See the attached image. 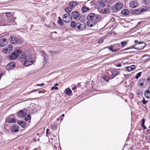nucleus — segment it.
I'll use <instances>...</instances> for the list:
<instances>
[{
    "mask_svg": "<svg viewBox=\"0 0 150 150\" xmlns=\"http://www.w3.org/2000/svg\"><path fill=\"white\" fill-rule=\"evenodd\" d=\"M134 42L136 44L133 45L132 47H129L124 49L123 50V51H125L128 49H130L133 48L138 50H141L145 47V43L144 42L142 41L138 42V40H135L134 41Z\"/></svg>",
    "mask_w": 150,
    "mask_h": 150,
    "instance_id": "nucleus-1",
    "label": "nucleus"
},
{
    "mask_svg": "<svg viewBox=\"0 0 150 150\" xmlns=\"http://www.w3.org/2000/svg\"><path fill=\"white\" fill-rule=\"evenodd\" d=\"M21 53V50H16L15 52H13L12 54H10L8 57V58L11 60L17 58L18 56Z\"/></svg>",
    "mask_w": 150,
    "mask_h": 150,
    "instance_id": "nucleus-2",
    "label": "nucleus"
},
{
    "mask_svg": "<svg viewBox=\"0 0 150 150\" xmlns=\"http://www.w3.org/2000/svg\"><path fill=\"white\" fill-rule=\"evenodd\" d=\"M123 7L122 3L121 2L116 3L112 8L113 12H117L120 10Z\"/></svg>",
    "mask_w": 150,
    "mask_h": 150,
    "instance_id": "nucleus-3",
    "label": "nucleus"
},
{
    "mask_svg": "<svg viewBox=\"0 0 150 150\" xmlns=\"http://www.w3.org/2000/svg\"><path fill=\"white\" fill-rule=\"evenodd\" d=\"M87 18L88 20L95 19L97 21H100V17L97 15H95V14L91 13L88 15Z\"/></svg>",
    "mask_w": 150,
    "mask_h": 150,
    "instance_id": "nucleus-4",
    "label": "nucleus"
},
{
    "mask_svg": "<svg viewBox=\"0 0 150 150\" xmlns=\"http://www.w3.org/2000/svg\"><path fill=\"white\" fill-rule=\"evenodd\" d=\"M112 8L110 6H108L105 8L99 10V12L103 13H113Z\"/></svg>",
    "mask_w": 150,
    "mask_h": 150,
    "instance_id": "nucleus-5",
    "label": "nucleus"
},
{
    "mask_svg": "<svg viewBox=\"0 0 150 150\" xmlns=\"http://www.w3.org/2000/svg\"><path fill=\"white\" fill-rule=\"evenodd\" d=\"M76 27L80 31L84 30L86 28V24L83 21L77 23Z\"/></svg>",
    "mask_w": 150,
    "mask_h": 150,
    "instance_id": "nucleus-6",
    "label": "nucleus"
},
{
    "mask_svg": "<svg viewBox=\"0 0 150 150\" xmlns=\"http://www.w3.org/2000/svg\"><path fill=\"white\" fill-rule=\"evenodd\" d=\"M63 21L66 23H69L71 20V17L70 13L64 14L63 17Z\"/></svg>",
    "mask_w": 150,
    "mask_h": 150,
    "instance_id": "nucleus-7",
    "label": "nucleus"
},
{
    "mask_svg": "<svg viewBox=\"0 0 150 150\" xmlns=\"http://www.w3.org/2000/svg\"><path fill=\"white\" fill-rule=\"evenodd\" d=\"M71 16L77 21H79L80 19V14L78 12L76 11L72 12Z\"/></svg>",
    "mask_w": 150,
    "mask_h": 150,
    "instance_id": "nucleus-8",
    "label": "nucleus"
},
{
    "mask_svg": "<svg viewBox=\"0 0 150 150\" xmlns=\"http://www.w3.org/2000/svg\"><path fill=\"white\" fill-rule=\"evenodd\" d=\"M27 110L25 108L21 110L18 113L17 116L19 117H23L27 114Z\"/></svg>",
    "mask_w": 150,
    "mask_h": 150,
    "instance_id": "nucleus-9",
    "label": "nucleus"
},
{
    "mask_svg": "<svg viewBox=\"0 0 150 150\" xmlns=\"http://www.w3.org/2000/svg\"><path fill=\"white\" fill-rule=\"evenodd\" d=\"M97 21L95 19L92 20H88L86 23L87 25L89 27H92L94 26L97 21Z\"/></svg>",
    "mask_w": 150,
    "mask_h": 150,
    "instance_id": "nucleus-10",
    "label": "nucleus"
},
{
    "mask_svg": "<svg viewBox=\"0 0 150 150\" xmlns=\"http://www.w3.org/2000/svg\"><path fill=\"white\" fill-rule=\"evenodd\" d=\"M13 50L12 46L9 45L2 50V52L4 54H9Z\"/></svg>",
    "mask_w": 150,
    "mask_h": 150,
    "instance_id": "nucleus-11",
    "label": "nucleus"
},
{
    "mask_svg": "<svg viewBox=\"0 0 150 150\" xmlns=\"http://www.w3.org/2000/svg\"><path fill=\"white\" fill-rule=\"evenodd\" d=\"M30 56H29V57L28 58L27 60L25 61V63L24 65L25 67L29 66L32 64L33 63V60L31 59L30 58Z\"/></svg>",
    "mask_w": 150,
    "mask_h": 150,
    "instance_id": "nucleus-12",
    "label": "nucleus"
},
{
    "mask_svg": "<svg viewBox=\"0 0 150 150\" xmlns=\"http://www.w3.org/2000/svg\"><path fill=\"white\" fill-rule=\"evenodd\" d=\"M15 66V63L14 62L9 63L6 66V68L8 70L13 69Z\"/></svg>",
    "mask_w": 150,
    "mask_h": 150,
    "instance_id": "nucleus-13",
    "label": "nucleus"
},
{
    "mask_svg": "<svg viewBox=\"0 0 150 150\" xmlns=\"http://www.w3.org/2000/svg\"><path fill=\"white\" fill-rule=\"evenodd\" d=\"M20 55L19 57L22 60L25 61L29 57V56L27 55L26 53H22L21 52V53L20 54H19Z\"/></svg>",
    "mask_w": 150,
    "mask_h": 150,
    "instance_id": "nucleus-14",
    "label": "nucleus"
},
{
    "mask_svg": "<svg viewBox=\"0 0 150 150\" xmlns=\"http://www.w3.org/2000/svg\"><path fill=\"white\" fill-rule=\"evenodd\" d=\"M9 39L11 42L13 44H14L18 43V39L16 36H11L9 38Z\"/></svg>",
    "mask_w": 150,
    "mask_h": 150,
    "instance_id": "nucleus-15",
    "label": "nucleus"
},
{
    "mask_svg": "<svg viewBox=\"0 0 150 150\" xmlns=\"http://www.w3.org/2000/svg\"><path fill=\"white\" fill-rule=\"evenodd\" d=\"M7 44V40L5 38H3L0 40V46L1 47H4Z\"/></svg>",
    "mask_w": 150,
    "mask_h": 150,
    "instance_id": "nucleus-16",
    "label": "nucleus"
},
{
    "mask_svg": "<svg viewBox=\"0 0 150 150\" xmlns=\"http://www.w3.org/2000/svg\"><path fill=\"white\" fill-rule=\"evenodd\" d=\"M138 4L136 1H133L129 4L130 6L132 8H135L138 6Z\"/></svg>",
    "mask_w": 150,
    "mask_h": 150,
    "instance_id": "nucleus-17",
    "label": "nucleus"
},
{
    "mask_svg": "<svg viewBox=\"0 0 150 150\" xmlns=\"http://www.w3.org/2000/svg\"><path fill=\"white\" fill-rule=\"evenodd\" d=\"M145 11L144 9L141 8L136 9L134 11V13L136 15H139L141 14Z\"/></svg>",
    "mask_w": 150,
    "mask_h": 150,
    "instance_id": "nucleus-18",
    "label": "nucleus"
},
{
    "mask_svg": "<svg viewBox=\"0 0 150 150\" xmlns=\"http://www.w3.org/2000/svg\"><path fill=\"white\" fill-rule=\"evenodd\" d=\"M105 6L103 2H98L97 5V6L98 7V11H99V10L101 9V8L104 7Z\"/></svg>",
    "mask_w": 150,
    "mask_h": 150,
    "instance_id": "nucleus-19",
    "label": "nucleus"
},
{
    "mask_svg": "<svg viewBox=\"0 0 150 150\" xmlns=\"http://www.w3.org/2000/svg\"><path fill=\"white\" fill-rule=\"evenodd\" d=\"M77 2L76 1H72L70 2L69 4V5L70 7L72 8H74L78 5Z\"/></svg>",
    "mask_w": 150,
    "mask_h": 150,
    "instance_id": "nucleus-20",
    "label": "nucleus"
},
{
    "mask_svg": "<svg viewBox=\"0 0 150 150\" xmlns=\"http://www.w3.org/2000/svg\"><path fill=\"white\" fill-rule=\"evenodd\" d=\"M11 130L12 132H17L19 130V127L17 125L13 126L11 127Z\"/></svg>",
    "mask_w": 150,
    "mask_h": 150,
    "instance_id": "nucleus-21",
    "label": "nucleus"
},
{
    "mask_svg": "<svg viewBox=\"0 0 150 150\" xmlns=\"http://www.w3.org/2000/svg\"><path fill=\"white\" fill-rule=\"evenodd\" d=\"M17 123L18 125L23 128H25L26 126V123L23 121H18Z\"/></svg>",
    "mask_w": 150,
    "mask_h": 150,
    "instance_id": "nucleus-22",
    "label": "nucleus"
},
{
    "mask_svg": "<svg viewBox=\"0 0 150 150\" xmlns=\"http://www.w3.org/2000/svg\"><path fill=\"white\" fill-rule=\"evenodd\" d=\"M136 68V67L135 65H132L126 68L127 71H130Z\"/></svg>",
    "mask_w": 150,
    "mask_h": 150,
    "instance_id": "nucleus-23",
    "label": "nucleus"
},
{
    "mask_svg": "<svg viewBox=\"0 0 150 150\" xmlns=\"http://www.w3.org/2000/svg\"><path fill=\"white\" fill-rule=\"evenodd\" d=\"M121 13L123 15L127 16L129 14V11L127 9H124L122 11Z\"/></svg>",
    "mask_w": 150,
    "mask_h": 150,
    "instance_id": "nucleus-24",
    "label": "nucleus"
},
{
    "mask_svg": "<svg viewBox=\"0 0 150 150\" xmlns=\"http://www.w3.org/2000/svg\"><path fill=\"white\" fill-rule=\"evenodd\" d=\"M16 18L15 17L10 16L9 18L8 19L10 23H13V24H14V23H16L15 22V20Z\"/></svg>",
    "mask_w": 150,
    "mask_h": 150,
    "instance_id": "nucleus-25",
    "label": "nucleus"
},
{
    "mask_svg": "<svg viewBox=\"0 0 150 150\" xmlns=\"http://www.w3.org/2000/svg\"><path fill=\"white\" fill-rule=\"evenodd\" d=\"M64 92L67 95L69 96L71 94L72 91L69 88H67L65 90Z\"/></svg>",
    "mask_w": 150,
    "mask_h": 150,
    "instance_id": "nucleus-26",
    "label": "nucleus"
},
{
    "mask_svg": "<svg viewBox=\"0 0 150 150\" xmlns=\"http://www.w3.org/2000/svg\"><path fill=\"white\" fill-rule=\"evenodd\" d=\"M89 10V8L86 6H83L81 8V11L82 13H85L88 11Z\"/></svg>",
    "mask_w": 150,
    "mask_h": 150,
    "instance_id": "nucleus-27",
    "label": "nucleus"
},
{
    "mask_svg": "<svg viewBox=\"0 0 150 150\" xmlns=\"http://www.w3.org/2000/svg\"><path fill=\"white\" fill-rule=\"evenodd\" d=\"M144 95L146 98H150V91L149 90L145 91Z\"/></svg>",
    "mask_w": 150,
    "mask_h": 150,
    "instance_id": "nucleus-28",
    "label": "nucleus"
},
{
    "mask_svg": "<svg viewBox=\"0 0 150 150\" xmlns=\"http://www.w3.org/2000/svg\"><path fill=\"white\" fill-rule=\"evenodd\" d=\"M145 79H140L138 81V83L140 86H142L143 85Z\"/></svg>",
    "mask_w": 150,
    "mask_h": 150,
    "instance_id": "nucleus-29",
    "label": "nucleus"
},
{
    "mask_svg": "<svg viewBox=\"0 0 150 150\" xmlns=\"http://www.w3.org/2000/svg\"><path fill=\"white\" fill-rule=\"evenodd\" d=\"M119 72L117 71H113L112 72V78H114L116 75H118Z\"/></svg>",
    "mask_w": 150,
    "mask_h": 150,
    "instance_id": "nucleus-30",
    "label": "nucleus"
},
{
    "mask_svg": "<svg viewBox=\"0 0 150 150\" xmlns=\"http://www.w3.org/2000/svg\"><path fill=\"white\" fill-rule=\"evenodd\" d=\"M142 122L141 123V127L144 129H146V127L144 125V123L145 122V120L144 119H142Z\"/></svg>",
    "mask_w": 150,
    "mask_h": 150,
    "instance_id": "nucleus-31",
    "label": "nucleus"
},
{
    "mask_svg": "<svg viewBox=\"0 0 150 150\" xmlns=\"http://www.w3.org/2000/svg\"><path fill=\"white\" fill-rule=\"evenodd\" d=\"M72 8L70 7H67L65 9V11L67 13H69L72 11Z\"/></svg>",
    "mask_w": 150,
    "mask_h": 150,
    "instance_id": "nucleus-32",
    "label": "nucleus"
},
{
    "mask_svg": "<svg viewBox=\"0 0 150 150\" xmlns=\"http://www.w3.org/2000/svg\"><path fill=\"white\" fill-rule=\"evenodd\" d=\"M127 43V41H123L121 42L120 44L122 47H124L126 45Z\"/></svg>",
    "mask_w": 150,
    "mask_h": 150,
    "instance_id": "nucleus-33",
    "label": "nucleus"
},
{
    "mask_svg": "<svg viewBox=\"0 0 150 150\" xmlns=\"http://www.w3.org/2000/svg\"><path fill=\"white\" fill-rule=\"evenodd\" d=\"M76 24L74 21H72L70 24V26L71 28H74L76 26Z\"/></svg>",
    "mask_w": 150,
    "mask_h": 150,
    "instance_id": "nucleus-34",
    "label": "nucleus"
},
{
    "mask_svg": "<svg viewBox=\"0 0 150 150\" xmlns=\"http://www.w3.org/2000/svg\"><path fill=\"white\" fill-rule=\"evenodd\" d=\"M58 23L60 25H63V22L62 21V20L61 18L60 17H59V19L58 21Z\"/></svg>",
    "mask_w": 150,
    "mask_h": 150,
    "instance_id": "nucleus-35",
    "label": "nucleus"
},
{
    "mask_svg": "<svg viewBox=\"0 0 150 150\" xmlns=\"http://www.w3.org/2000/svg\"><path fill=\"white\" fill-rule=\"evenodd\" d=\"M31 120V116L30 115H28L27 116L25 117V121H30Z\"/></svg>",
    "mask_w": 150,
    "mask_h": 150,
    "instance_id": "nucleus-36",
    "label": "nucleus"
},
{
    "mask_svg": "<svg viewBox=\"0 0 150 150\" xmlns=\"http://www.w3.org/2000/svg\"><path fill=\"white\" fill-rule=\"evenodd\" d=\"M137 95L139 97L142 96L143 93L141 91H138L137 92Z\"/></svg>",
    "mask_w": 150,
    "mask_h": 150,
    "instance_id": "nucleus-37",
    "label": "nucleus"
},
{
    "mask_svg": "<svg viewBox=\"0 0 150 150\" xmlns=\"http://www.w3.org/2000/svg\"><path fill=\"white\" fill-rule=\"evenodd\" d=\"M31 113H34L37 112V110L36 108H33L32 109Z\"/></svg>",
    "mask_w": 150,
    "mask_h": 150,
    "instance_id": "nucleus-38",
    "label": "nucleus"
},
{
    "mask_svg": "<svg viewBox=\"0 0 150 150\" xmlns=\"http://www.w3.org/2000/svg\"><path fill=\"white\" fill-rule=\"evenodd\" d=\"M141 72H139V73H138L135 77V78L137 79H138L141 76Z\"/></svg>",
    "mask_w": 150,
    "mask_h": 150,
    "instance_id": "nucleus-39",
    "label": "nucleus"
},
{
    "mask_svg": "<svg viewBox=\"0 0 150 150\" xmlns=\"http://www.w3.org/2000/svg\"><path fill=\"white\" fill-rule=\"evenodd\" d=\"M11 118L9 117H7L6 118V121L7 122L11 123Z\"/></svg>",
    "mask_w": 150,
    "mask_h": 150,
    "instance_id": "nucleus-40",
    "label": "nucleus"
},
{
    "mask_svg": "<svg viewBox=\"0 0 150 150\" xmlns=\"http://www.w3.org/2000/svg\"><path fill=\"white\" fill-rule=\"evenodd\" d=\"M103 42V38H100L98 40V42L99 44H101Z\"/></svg>",
    "mask_w": 150,
    "mask_h": 150,
    "instance_id": "nucleus-41",
    "label": "nucleus"
},
{
    "mask_svg": "<svg viewBox=\"0 0 150 150\" xmlns=\"http://www.w3.org/2000/svg\"><path fill=\"white\" fill-rule=\"evenodd\" d=\"M16 122V120L14 118H11V123H15Z\"/></svg>",
    "mask_w": 150,
    "mask_h": 150,
    "instance_id": "nucleus-42",
    "label": "nucleus"
},
{
    "mask_svg": "<svg viewBox=\"0 0 150 150\" xmlns=\"http://www.w3.org/2000/svg\"><path fill=\"white\" fill-rule=\"evenodd\" d=\"M108 47V49L112 52L113 50V46L112 45H111L110 47Z\"/></svg>",
    "mask_w": 150,
    "mask_h": 150,
    "instance_id": "nucleus-43",
    "label": "nucleus"
},
{
    "mask_svg": "<svg viewBox=\"0 0 150 150\" xmlns=\"http://www.w3.org/2000/svg\"><path fill=\"white\" fill-rule=\"evenodd\" d=\"M11 14V13L10 12H6L5 13V15L7 17L10 16Z\"/></svg>",
    "mask_w": 150,
    "mask_h": 150,
    "instance_id": "nucleus-44",
    "label": "nucleus"
},
{
    "mask_svg": "<svg viewBox=\"0 0 150 150\" xmlns=\"http://www.w3.org/2000/svg\"><path fill=\"white\" fill-rule=\"evenodd\" d=\"M149 2L148 0H143V3L144 4H148Z\"/></svg>",
    "mask_w": 150,
    "mask_h": 150,
    "instance_id": "nucleus-45",
    "label": "nucleus"
},
{
    "mask_svg": "<svg viewBox=\"0 0 150 150\" xmlns=\"http://www.w3.org/2000/svg\"><path fill=\"white\" fill-rule=\"evenodd\" d=\"M54 89L56 90H57L58 89V88L57 87L54 86L52 87L51 90H54Z\"/></svg>",
    "mask_w": 150,
    "mask_h": 150,
    "instance_id": "nucleus-46",
    "label": "nucleus"
},
{
    "mask_svg": "<svg viewBox=\"0 0 150 150\" xmlns=\"http://www.w3.org/2000/svg\"><path fill=\"white\" fill-rule=\"evenodd\" d=\"M110 21H111L112 22H113L115 21V19L113 17H111L110 19Z\"/></svg>",
    "mask_w": 150,
    "mask_h": 150,
    "instance_id": "nucleus-47",
    "label": "nucleus"
},
{
    "mask_svg": "<svg viewBox=\"0 0 150 150\" xmlns=\"http://www.w3.org/2000/svg\"><path fill=\"white\" fill-rule=\"evenodd\" d=\"M119 50L117 49H115V50L113 49V50L112 51V52H117Z\"/></svg>",
    "mask_w": 150,
    "mask_h": 150,
    "instance_id": "nucleus-48",
    "label": "nucleus"
},
{
    "mask_svg": "<svg viewBox=\"0 0 150 150\" xmlns=\"http://www.w3.org/2000/svg\"><path fill=\"white\" fill-rule=\"evenodd\" d=\"M44 59L45 60H46L48 58L47 56L45 54H44Z\"/></svg>",
    "mask_w": 150,
    "mask_h": 150,
    "instance_id": "nucleus-49",
    "label": "nucleus"
},
{
    "mask_svg": "<svg viewBox=\"0 0 150 150\" xmlns=\"http://www.w3.org/2000/svg\"><path fill=\"white\" fill-rule=\"evenodd\" d=\"M44 85V83H42L41 84H38L37 85V86H43V85Z\"/></svg>",
    "mask_w": 150,
    "mask_h": 150,
    "instance_id": "nucleus-50",
    "label": "nucleus"
},
{
    "mask_svg": "<svg viewBox=\"0 0 150 150\" xmlns=\"http://www.w3.org/2000/svg\"><path fill=\"white\" fill-rule=\"evenodd\" d=\"M142 102L143 104H145L146 103L147 101H145L144 100V99L142 100Z\"/></svg>",
    "mask_w": 150,
    "mask_h": 150,
    "instance_id": "nucleus-51",
    "label": "nucleus"
},
{
    "mask_svg": "<svg viewBox=\"0 0 150 150\" xmlns=\"http://www.w3.org/2000/svg\"><path fill=\"white\" fill-rule=\"evenodd\" d=\"M147 81L149 83H150V76L147 79Z\"/></svg>",
    "mask_w": 150,
    "mask_h": 150,
    "instance_id": "nucleus-52",
    "label": "nucleus"
},
{
    "mask_svg": "<svg viewBox=\"0 0 150 150\" xmlns=\"http://www.w3.org/2000/svg\"><path fill=\"white\" fill-rule=\"evenodd\" d=\"M2 57L0 55V63H1L2 60Z\"/></svg>",
    "mask_w": 150,
    "mask_h": 150,
    "instance_id": "nucleus-53",
    "label": "nucleus"
},
{
    "mask_svg": "<svg viewBox=\"0 0 150 150\" xmlns=\"http://www.w3.org/2000/svg\"><path fill=\"white\" fill-rule=\"evenodd\" d=\"M49 131V129H47L46 132V134H47L48 133V131Z\"/></svg>",
    "mask_w": 150,
    "mask_h": 150,
    "instance_id": "nucleus-54",
    "label": "nucleus"
},
{
    "mask_svg": "<svg viewBox=\"0 0 150 150\" xmlns=\"http://www.w3.org/2000/svg\"><path fill=\"white\" fill-rule=\"evenodd\" d=\"M76 88V87L75 86H74L72 88V89L73 90H74Z\"/></svg>",
    "mask_w": 150,
    "mask_h": 150,
    "instance_id": "nucleus-55",
    "label": "nucleus"
},
{
    "mask_svg": "<svg viewBox=\"0 0 150 150\" xmlns=\"http://www.w3.org/2000/svg\"><path fill=\"white\" fill-rule=\"evenodd\" d=\"M121 66V65L120 64H118L116 65V66L117 67H120Z\"/></svg>",
    "mask_w": 150,
    "mask_h": 150,
    "instance_id": "nucleus-56",
    "label": "nucleus"
},
{
    "mask_svg": "<svg viewBox=\"0 0 150 150\" xmlns=\"http://www.w3.org/2000/svg\"><path fill=\"white\" fill-rule=\"evenodd\" d=\"M103 78L106 81H108V80L106 79V78L105 77H104Z\"/></svg>",
    "mask_w": 150,
    "mask_h": 150,
    "instance_id": "nucleus-57",
    "label": "nucleus"
},
{
    "mask_svg": "<svg viewBox=\"0 0 150 150\" xmlns=\"http://www.w3.org/2000/svg\"><path fill=\"white\" fill-rule=\"evenodd\" d=\"M35 90H34L33 91H30V93H32L33 92H35Z\"/></svg>",
    "mask_w": 150,
    "mask_h": 150,
    "instance_id": "nucleus-58",
    "label": "nucleus"
},
{
    "mask_svg": "<svg viewBox=\"0 0 150 150\" xmlns=\"http://www.w3.org/2000/svg\"><path fill=\"white\" fill-rule=\"evenodd\" d=\"M58 85V84L57 83H56L55 85H54V86H57Z\"/></svg>",
    "mask_w": 150,
    "mask_h": 150,
    "instance_id": "nucleus-59",
    "label": "nucleus"
},
{
    "mask_svg": "<svg viewBox=\"0 0 150 150\" xmlns=\"http://www.w3.org/2000/svg\"><path fill=\"white\" fill-rule=\"evenodd\" d=\"M64 114H63L62 115V116L64 117Z\"/></svg>",
    "mask_w": 150,
    "mask_h": 150,
    "instance_id": "nucleus-60",
    "label": "nucleus"
},
{
    "mask_svg": "<svg viewBox=\"0 0 150 150\" xmlns=\"http://www.w3.org/2000/svg\"><path fill=\"white\" fill-rule=\"evenodd\" d=\"M131 96H133V94L132 93L131 94Z\"/></svg>",
    "mask_w": 150,
    "mask_h": 150,
    "instance_id": "nucleus-61",
    "label": "nucleus"
},
{
    "mask_svg": "<svg viewBox=\"0 0 150 150\" xmlns=\"http://www.w3.org/2000/svg\"><path fill=\"white\" fill-rule=\"evenodd\" d=\"M39 93H41V91H39V92H38Z\"/></svg>",
    "mask_w": 150,
    "mask_h": 150,
    "instance_id": "nucleus-62",
    "label": "nucleus"
},
{
    "mask_svg": "<svg viewBox=\"0 0 150 150\" xmlns=\"http://www.w3.org/2000/svg\"><path fill=\"white\" fill-rule=\"evenodd\" d=\"M42 52L43 53H44V51H42Z\"/></svg>",
    "mask_w": 150,
    "mask_h": 150,
    "instance_id": "nucleus-63",
    "label": "nucleus"
},
{
    "mask_svg": "<svg viewBox=\"0 0 150 150\" xmlns=\"http://www.w3.org/2000/svg\"><path fill=\"white\" fill-rule=\"evenodd\" d=\"M149 117H150V113H149Z\"/></svg>",
    "mask_w": 150,
    "mask_h": 150,
    "instance_id": "nucleus-64",
    "label": "nucleus"
}]
</instances>
